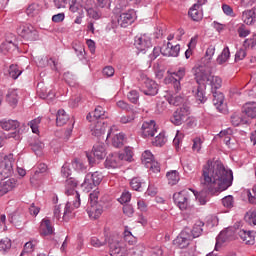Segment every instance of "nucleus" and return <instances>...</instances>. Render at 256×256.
I'll return each instance as SVG.
<instances>
[{"mask_svg":"<svg viewBox=\"0 0 256 256\" xmlns=\"http://www.w3.org/2000/svg\"><path fill=\"white\" fill-rule=\"evenodd\" d=\"M200 185L202 191L198 195L194 191L193 193L200 205H206L211 196L219 195L233 185V171L225 168L219 160H208L202 167Z\"/></svg>","mask_w":256,"mask_h":256,"instance_id":"1","label":"nucleus"},{"mask_svg":"<svg viewBox=\"0 0 256 256\" xmlns=\"http://www.w3.org/2000/svg\"><path fill=\"white\" fill-rule=\"evenodd\" d=\"M193 73L196 83L204 84L206 87L207 85H210L212 87V92L217 91V89H221V85L223 83L221 77L211 75L205 66L194 67Z\"/></svg>","mask_w":256,"mask_h":256,"instance_id":"2","label":"nucleus"},{"mask_svg":"<svg viewBox=\"0 0 256 256\" xmlns=\"http://www.w3.org/2000/svg\"><path fill=\"white\" fill-rule=\"evenodd\" d=\"M16 31L26 41H37L39 39V32L29 23L20 22Z\"/></svg>","mask_w":256,"mask_h":256,"instance_id":"3","label":"nucleus"},{"mask_svg":"<svg viewBox=\"0 0 256 256\" xmlns=\"http://www.w3.org/2000/svg\"><path fill=\"white\" fill-rule=\"evenodd\" d=\"M77 188V180L73 178H69L66 180L65 184V194L68 197H72L73 199H76V202H74V207H81V194H79L78 191L75 189Z\"/></svg>","mask_w":256,"mask_h":256,"instance_id":"4","label":"nucleus"},{"mask_svg":"<svg viewBox=\"0 0 256 256\" xmlns=\"http://www.w3.org/2000/svg\"><path fill=\"white\" fill-rule=\"evenodd\" d=\"M173 200L180 211H187L189 209V190L174 193Z\"/></svg>","mask_w":256,"mask_h":256,"instance_id":"5","label":"nucleus"},{"mask_svg":"<svg viewBox=\"0 0 256 256\" xmlns=\"http://www.w3.org/2000/svg\"><path fill=\"white\" fill-rule=\"evenodd\" d=\"M101 181H103V175H101L99 172L87 174L84 182L82 183V187L85 189V191L89 192L94 187H97Z\"/></svg>","mask_w":256,"mask_h":256,"instance_id":"6","label":"nucleus"},{"mask_svg":"<svg viewBox=\"0 0 256 256\" xmlns=\"http://www.w3.org/2000/svg\"><path fill=\"white\" fill-rule=\"evenodd\" d=\"M108 245L110 248L111 256H126L127 255V247L125 244L119 242V240L115 238H111L108 241Z\"/></svg>","mask_w":256,"mask_h":256,"instance_id":"7","label":"nucleus"},{"mask_svg":"<svg viewBox=\"0 0 256 256\" xmlns=\"http://www.w3.org/2000/svg\"><path fill=\"white\" fill-rule=\"evenodd\" d=\"M13 163H15L13 154L5 156L4 162L0 167V176L4 177V179L11 177L13 173Z\"/></svg>","mask_w":256,"mask_h":256,"instance_id":"8","label":"nucleus"},{"mask_svg":"<svg viewBox=\"0 0 256 256\" xmlns=\"http://www.w3.org/2000/svg\"><path fill=\"white\" fill-rule=\"evenodd\" d=\"M152 45L153 44L151 43V37L147 34H141L135 37L134 46L138 51H147V49H150Z\"/></svg>","mask_w":256,"mask_h":256,"instance_id":"9","label":"nucleus"},{"mask_svg":"<svg viewBox=\"0 0 256 256\" xmlns=\"http://www.w3.org/2000/svg\"><path fill=\"white\" fill-rule=\"evenodd\" d=\"M88 5H93L91 0H71L70 11L78 13V15H85Z\"/></svg>","mask_w":256,"mask_h":256,"instance_id":"10","label":"nucleus"},{"mask_svg":"<svg viewBox=\"0 0 256 256\" xmlns=\"http://www.w3.org/2000/svg\"><path fill=\"white\" fill-rule=\"evenodd\" d=\"M135 19H137V13L135 10L130 9L127 12L121 13L118 18V24L120 27H129L132 23H135Z\"/></svg>","mask_w":256,"mask_h":256,"instance_id":"11","label":"nucleus"},{"mask_svg":"<svg viewBox=\"0 0 256 256\" xmlns=\"http://www.w3.org/2000/svg\"><path fill=\"white\" fill-rule=\"evenodd\" d=\"M186 70L181 67L177 71L170 72V81L173 83L174 91L179 93L181 91V80L185 77Z\"/></svg>","mask_w":256,"mask_h":256,"instance_id":"12","label":"nucleus"},{"mask_svg":"<svg viewBox=\"0 0 256 256\" xmlns=\"http://www.w3.org/2000/svg\"><path fill=\"white\" fill-rule=\"evenodd\" d=\"M197 1L198 2L194 4L188 11V15L192 19V21L199 22L203 19V11L199 9L202 5H205V3H207V0H197Z\"/></svg>","mask_w":256,"mask_h":256,"instance_id":"13","label":"nucleus"},{"mask_svg":"<svg viewBox=\"0 0 256 256\" xmlns=\"http://www.w3.org/2000/svg\"><path fill=\"white\" fill-rule=\"evenodd\" d=\"M144 95L155 96L159 93V85L154 80L146 78L141 89Z\"/></svg>","mask_w":256,"mask_h":256,"instance_id":"14","label":"nucleus"},{"mask_svg":"<svg viewBox=\"0 0 256 256\" xmlns=\"http://www.w3.org/2000/svg\"><path fill=\"white\" fill-rule=\"evenodd\" d=\"M40 235L42 237H49L55 235V227L49 218H43L40 222Z\"/></svg>","mask_w":256,"mask_h":256,"instance_id":"15","label":"nucleus"},{"mask_svg":"<svg viewBox=\"0 0 256 256\" xmlns=\"http://www.w3.org/2000/svg\"><path fill=\"white\" fill-rule=\"evenodd\" d=\"M75 203H77V199L73 197L68 198V202L66 203V206L64 208V213H63V221H69V219H73L75 217Z\"/></svg>","mask_w":256,"mask_h":256,"instance_id":"16","label":"nucleus"},{"mask_svg":"<svg viewBox=\"0 0 256 256\" xmlns=\"http://www.w3.org/2000/svg\"><path fill=\"white\" fill-rule=\"evenodd\" d=\"M142 137L145 139L149 137H155V132L157 131V125L154 120H150L149 122H144L142 124Z\"/></svg>","mask_w":256,"mask_h":256,"instance_id":"17","label":"nucleus"},{"mask_svg":"<svg viewBox=\"0 0 256 256\" xmlns=\"http://www.w3.org/2000/svg\"><path fill=\"white\" fill-rule=\"evenodd\" d=\"M197 85V87L192 89V93L196 101H199V103H205V101H207V96L205 93L207 86L204 83H197Z\"/></svg>","mask_w":256,"mask_h":256,"instance_id":"18","label":"nucleus"},{"mask_svg":"<svg viewBox=\"0 0 256 256\" xmlns=\"http://www.w3.org/2000/svg\"><path fill=\"white\" fill-rule=\"evenodd\" d=\"M90 131L94 137H101L107 129V124L101 121L90 122Z\"/></svg>","mask_w":256,"mask_h":256,"instance_id":"19","label":"nucleus"},{"mask_svg":"<svg viewBox=\"0 0 256 256\" xmlns=\"http://www.w3.org/2000/svg\"><path fill=\"white\" fill-rule=\"evenodd\" d=\"M191 241V236L185 231H182L179 236L174 240V245L179 249H186L189 247V243Z\"/></svg>","mask_w":256,"mask_h":256,"instance_id":"20","label":"nucleus"},{"mask_svg":"<svg viewBox=\"0 0 256 256\" xmlns=\"http://www.w3.org/2000/svg\"><path fill=\"white\" fill-rule=\"evenodd\" d=\"M104 165L106 169H117V167H121V158L119 154L114 153L108 155Z\"/></svg>","mask_w":256,"mask_h":256,"instance_id":"21","label":"nucleus"},{"mask_svg":"<svg viewBox=\"0 0 256 256\" xmlns=\"http://www.w3.org/2000/svg\"><path fill=\"white\" fill-rule=\"evenodd\" d=\"M181 51V46L176 44L173 46L171 42H168L162 51V55L165 57H179V52Z\"/></svg>","mask_w":256,"mask_h":256,"instance_id":"22","label":"nucleus"},{"mask_svg":"<svg viewBox=\"0 0 256 256\" xmlns=\"http://www.w3.org/2000/svg\"><path fill=\"white\" fill-rule=\"evenodd\" d=\"M213 93V105L216 107V109L222 113V111L225 110V95L223 93L218 91H212Z\"/></svg>","mask_w":256,"mask_h":256,"instance_id":"23","label":"nucleus"},{"mask_svg":"<svg viewBox=\"0 0 256 256\" xmlns=\"http://www.w3.org/2000/svg\"><path fill=\"white\" fill-rule=\"evenodd\" d=\"M187 115V109L179 108L174 112L173 116L171 117V121L174 125H181L184 123L185 119H187Z\"/></svg>","mask_w":256,"mask_h":256,"instance_id":"24","label":"nucleus"},{"mask_svg":"<svg viewBox=\"0 0 256 256\" xmlns=\"http://www.w3.org/2000/svg\"><path fill=\"white\" fill-rule=\"evenodd\" d=\"M87 214L90 219H99L103 215V206L99 204H90L87 208Z\"/></svg>","mask_w":256,"mask_h":256,"instance_id":"25","label":"nucleus"},{"mask_svg":"<svg viewBox=\"0 0 256 256\" xmlns=\"http://www.w3.org/2000/svg\"><path fill=\"white\" fill-rule=\"evenodd\" d=\"M6 102L12 109H15L19 103V90L17 89H10L6 95Z\"/></svg>","mask_w":256,"mask_h":256,"instance_id":"26","label":"nucleus"},{"mask_svg":"<svg viewBox=\"0 0 256 256\" xmlns=\"http://www.w3.org/2000/svg\"><path fill=\"white\" fill-rule=\"evenodd\" d=\"M86 119L90 122L99 121V119H107L105 115V110L101 106H97L92 113H89Z\"/></svg>","mask_w":256,"mask_h":256,"instance_id":"27","label":"nucleus"},{"mask_svg":"<svg viewBox=\"0 0 256 256\" xmlns=\"http://www.w3.org/2000/svg\"><path fill=\"white\" fill-rule=\"evenodd\" d=\"M15 185H17L15 179H8L6 181L0 182V197L7 195L9 191H13V189H15Z\"/></svg>","mask_w":256,"mask_h":256,"instance_id":"28","label":"nucleus"},{"mask_svg":"<svg viewBox=\"0 0 256 256\" xmlns=\"http://www.w3.org/2000/svg\"><path fill=\"white\" fill-rule=\"evenodd\" d=\"M92 153L95 157V159H98V161H101V159H105L107 156V151L105 150V144L103 143H97L93 146Z\"/></svg>","mask_w":256,"mask_h":256,"instance_id":"29","label":"nucleus"},{"mask_svg":"<svg viewBox=\"0 0 256 256\" xmlns=\"http://www.w3.org/2000/svg\"><path fill=\"white\" fill-rule=\"evenodd\" d=\"M238 235L242 241L246 243V245H254L255 244V232L240 230Z\"/></svg>","mask_w":256,"mask_h":256,"instance_id":"30","label":"nucleus"},{"mask_svg":"<svg viewBox=\"0 0 256 256\" xmlns=\"http://www.w3.org/2000/svg\"><path fill=\"white\" fill-rule=\"evenodd\" d=\"M242 111L249 119H256V102L245 103Z\"/></svg>","mask_w":256,"mask_h":256,"instance_id":"31","label":"nucleus"},{"mask_svg":"<svg viewBox=\"0 0 256 256\" xmlns=\"http://www.w3.org/2000/svg\"><path fill=\"white\" fill-rule=\"evenodd\" d=\"M255 17L254 10H245L242 12V21L246 25H253L255 23Z\"/></svg>","mask_w":256,"mask_h":256,"instance_id":"32","label":"nucleus"},{"mask_svg":"<svg viewBox=\"0 0 256 256\" xmlns=\"http://www.w3.org/2000/svg\"><path fill=\"white\" fill-rule=\"evenodd\" d=\"M0 124L4 131H15L19 127V121L17 120H2Z\"/></svg>","mask_w":256,"mask_h":256,"instance_id":"33","label":"nucleus"},{"mask_svg":"<svg viewBox=\"0 0 256 256\" xmlns=\"http://www.w3.org/2000/svg\"><path fill=\"white\" fill-rule=\"evenodd\" d=\"M73 49L78 57V59H80V61H83V59H85V46L83 45V43L76 41L73 43Z\"/></svg>","mask_w":256,"mask_h":256,"instance_id":"34","label":"nucleus"},{"mask_svg":"<svg viewBox=\"0 0 256 256\" xmlns=\"http://www.w3.org/2000/svg\"><path fill=\"white\" fill-rule=\"evenodd\" d=\"M231 58V52L229 51V46H226L221 54L217 57L216 61L218 65H224V63H227L229 59Z\"/></svg>","mask_w":256,"mask_h":256,"instance_id":"35","label":"nucleus"},{"mask_svg":"<svg viewBox=\"0 0 256 256\" xmlns=\"http://www.w3.org/2000/svg\"><path fill=\"white\" fill-rule=\"evenodd\" d=\"M9 77L11 79H19V76L23 73V69L17 64H11L8 69Z\"/></svg>","mask_w":256,"mask_h":256,"instance_id":"36","label":"nucleus"},{"mask_svg":"<svg viewBox=\"0 0 256 256\" xmlns=\"http://www.w3.org/2000/svg\"><path fill=\"white\" fill-rule=\"evenodd\" d=\"M69 121V115H67V112L65 110H58L57 116H56V124L58 127H63Z\"/></svg>","mask_w":256,"mask_h":256,"instance_id":"37","label":"nucleus"},{"mask_svg":"<svg viewBox=\"0 0 256 256\" xmlns=\"http://www.w3.org/2000/svg\"><path fill=\"white\" fill-rule=\"evenodd\" d=\"M203 227H205V223L203 221L201 220L196 221L192 229V235L194 239L197 237H201L203 233Z\"/></svg>","mask_w":256,"mask_h":256,"instance_id":"38","label":"nucleus"},{"mask_svg":"<svg viewBox=\"0 0 256 256\" xmlns=\"http://www.w3.org/2000/svg\"><path fill=\"white\" fill-rule=\"evenodd\" d=\"M166 177L168 179V185H177L179 183V172L176 170H172L170 172H167Z\"/></svg>","mask_w":256,"mask_h":256,"instance_id":"39","label":"nucleus"},{"mask_svg":"<svg viewBox=\"0 0 256 256\" xmlns=\"http://www.w3.org/2000/svg\"><path fill=\"white\" fill-rule=\"evenodd\" d=\"M124 143H125V134L118 133L113 136L112 138L113 147H116V148L123 147Z\"/></svg>","mask_w":256,"mask_h":256,"instance_id":"40","label":"nucleus"},{"mask_svg":"<svg viewBox=\"0 0 256 256\" xmlns=\"http://www.w3.org/2000/svg\"><path fill=\"white\" fill-rule=\"evenodd\" d=\"M35 245H37V241H29L24 245V249L22 250L20 256H29V253H33L35 251Z\"/></svg>","mask_w":256,"mask_h":256,"instance_id":"41","label":"nucleus"},{"mask_svg":"<svg viewBox=\"0 0 256 256\" xmlns=\"http://www.w3.org/2000/svg\"><path fill=\"white\" fill-rule=\"evenodd\" d=\"M118 156L120 157L121 161L131 162L133 159V148L126 147L122 153L118 154Z\"/></svg>","mask_w":256,"mask_h":256,"instance_id":"42","label":"nucleus"},{"mask_svg":"<svg viewBox=\"0 0 256 256\" xmlns=\"http://www.w3.org/2000/svg\"><path fill=\"white\" fill-rule=\"evenodd\" d=\"M86 12L88 17H90V19H95V20L101 19V12H99L97 8L91 7V5H88L86 7Z\"/></svg>","mask_w":256,"mask_h":256,"instance_id":"43","label":"nucleus"},{"mask_svg":"<svg viewBox=\"0 0 256 256\" xmlns=\"http://www.w3.org/2000/svg\"><path fill=\"white\" fill-rule=\"evenodd\" d=\"M233 135V130H231V128H228L226 130H222L219 133V137L224 138L223 141L226 145H229V143H231V136Z\"/></svg>","mask_w":256,"mask_h":256,"instance_id":"44","label":"nucleus"},{"mask_svg":"<svg viewBox=\"0 0 256 256\" xmlns=\"http://www.w3.org/2000/svg\"><path fill=\"white\" fill-rule=\"evenodd\" d=\"M152 143L155 145V147H163V145L167 143V137H165V133H159V135L155 137V140Z\"/></svg>","mask_w":256,"mask_h":256,"instance_id":"45","label":"nucleus"},{"mask_svg":"<svg viewBox=\"0 0 256 256\" xmlns=\"http://www.w3.org/2000/svg\"><path fill=\"white\" fill-rule=\"evenodd\" d=\"M28 125L32 129V133L39 135V125H41V117L33 119L28 123Z\"/></svg>","mask_w":256,"mask_h":256,"instance_id":"46","label":"nucleus"},{"mask_svg":"<svg viewBox=\"0 0 256 256\" xmlns=\"http://www.w3.org/2000/svg\"><path fill=\"white\" fill-rule=\"evenodd\" d=\"M153 153H151V151L146 150L142 153V157H141V161L143 163V165H145V167L148 165V163H151L153 160Z\"/></svg>","mask_w":256,"mask_h":256,"instance_id":"47","label":"nucleus"},{"mask_svg":"<svg viewBox=\"0 0 256 256\" xmlns=\"http://www.w3.org/2000/svg\"><path fill=\"white\" fill-rule=\"evenodd\" d=\"M130 187H132L134 191H141V187H143V181H141V178L139 177L132 178L130 181Z\"/></svg>","mask_w":256,"mask_h":256,"instance_id":"48","label":"nucleus"},{"mask_svg":"<svg viewBox=\"0 0 256 256\" xmlns=\"http://www.w3.org/2000/svg\"><path fill=\"white\" fill-rule=\"evenodd\" d=\"M238 36L241 38L248 37V35H251V30L247 29V26L245 24H240L237 28Z\"/></svg>","mask_w":256,"mask_h":256,"instance_id":"49","label":"nucleus"},{"mask_svg":"<svg viewBox=\"0 0 256 256\" xmlns=\"http://www.w3.org/2000/svg\"><path fill=\"white\" fill-rule=\"evenodd\" d=\"M256 46V34L246 39L243 43L244 49H253Z\"/></svg>","mask_w":256,"mask_h":256,"instance_id":"50","label":"nucleus"},{"mask_svg":"<svg viewBox=\"0 0 256 256\" xmlns=\"http://www.w3.org/2000/svg\"><path fill=\"white\" fill-rule=\"evenodd\" d=\"M90 245H92V247H96V248L103 247V246L107 245V239L101 240L97 237H92L90 239Z\"/></svg>","mask_w":256,"mask_h":256,"instance_id":"51","label":"nucleus"},{"mask_svg":"<svg viewBox=\"0 0 256 256\" xmlns=\"http://www.w3.org/2000/svg\"><path fill=\"white\" fill-rule=\"evenodd\" d=\"M11 249V239L9 238H3L0 241V251H3V253L9 251Z\"/></svg>","mask_w":256,"mask_h":256,"instance_id":"52","label":"nucleus"},{"mask_svg":"<svg viewBox=\"0 0 256 256\" xmlns=\"http://www.w3.org/2000/svg\"><path fill=\"white\" fill-rule=\"evenodd\" d=\"M72 167L73 169H75V171H78L79 173L85 171V169H87V167H85V164H83V161L79 160V159H75L72 162Z\"/></svg>","mask_w":256,"mask_h":256,"instance_id":"53","label":"nucleus"},{"mask_svg":"<svg viewBox=\"0 0 256 256\" xmlns=\"http://www.w3.org/2000/svg\"><path fill=\"white\" fill-rule=\"evenodd\" d=\"M244 219L247 223H249V225H256V212L255 211L247 212Z\"/></svg>","mask_w":256,"mask_h":256,"instance_id":"54","label":"nucleus"},{"mask_svg":"<svg viewBox=\"0 0 256 256\" xmlns=\"http://www.w3.org/2000/svg\"><path fill=\"white\" fill-rule=\"evenodd\" d=\"M26 13L29 17H33L34 15H37L39 13V5L37 4H31L26 9Z\"/></svg>","mask_w":256,"mask_h":256,"instance_id":"55","label":"nucleus"},{"mask_svg":"<svg viewBox=\"0 0 256 256\" xmlns=\"http://www.w3.org/2000/svg\"><path fill=\"white\" fill-rule=\"evenodd\" d=\"M165 49V47L161 48L159 46L154 47L152 53L149 55V59L151 61H155V59H157V57H159L161 55V53H163V50Z\"/></svg>","mask_w":256,"mask_h":256,"instance_id":"56","label":"nucleus"},{"mask_svg":"<svg viewBox=\"0 0 256 256\" xmlns=\"http://www.w3.org/2000/svg\"><path fill=\"white\" fill-rule=\"evenodd\" d=\"M168 101H169L170 105L179 107V105H181L183 103V96H181V95L172 96L169 98Z\"/></svg>","mask_w":256,"mask_h":256,"instance_id":"57","label":"nucleus"},{"mask_svg":"<svg viewBox=\"0 0 256 256\" xmlns=\"http://www.w3.org/2000/svg\"><path fill=\"white\" fill-rule=\"evenodd\" d=\"M203 145V140H201V138L197 137L193 139V145H192V150L195 153H199V151H201V147Z\"/></svg>","mask_w":256,"mask_h":256,"instance_id":"58","label":"nucleus"},{"mask_svg":"<svg viewBox=\"0 0 256 256\" xmlns=\"http://www.w3.org/2000/svg\"><path fill=\"white\" fill-rule=\"evenodd\" d=\"M147 169H150L153 171V173H159L161 171V166L159 165V162L152 160L150 163L147 164Z\"/></svg>","mask_w":256,"mask_h":256,"instance_id":"59","label":"nucleus"},{"mask_svg":"<svg viewBox=\"0 0 256 256\" xmlns=\"http://www.w3.org/2000/svg\"><path fill=\"white\" fill-rule=\"evenodd\" d=\"M128 99L131 103L137 104L139 101V92L137 90H131L128 93Z\"/></svg>","mask_w":256,"mask_h":256,"instance_id":"60","label":"nucleus"},{"mask_svg":"<svg viewBox=\"0 0 256 256\" xmlns=\"http://www.w3.org/2000/svg\"><path fill=\"white\" fill-rule=\"evenodd\" d=\"M233 203H234V200H233V196H231V195L225 196L222 199V205L224 207H226L227 209H231V207H233Z\"/></svg>","mask_w":256,"mask_h":256,"instance_id":"61","label":"nucleus"},{"mask_svg":"<svg viewBox=\"0 0 256 256\" xmlns=\"http://www.w3.org/2000/svg\"><path fill=\"white\" fill-rule=\"evenodd\" d=\"M247 48H240L235 54V61H243L247 57Z\"/></svg>","mask_w":256,"mask_h":256,"instance_id":"62","label":"nucleus"},{"mask_svg":"<svg viewBox=\"0 0 256 256\" xmlns=\"http://www.w3.org/2000/svg\"><path fill=\"white\" fill-rule=\"evenodd\" d=\"M97 201H99V190H94L90 193L89 203L90 205H97Z\"/></svg>","mask_w":256,"mask_h":256,"instance_id":"63","label":"nucleus"},{"mask_svg":"<svg viewBox=\"0 0 256 256\" xmlns=\"http://www.w3.org/2000/svg\"><path fill=\"white\" fill-rule=\"evenodd\" d=\"M64 79L68 85L72 86L75 85L76 77L75 75L71 74L70 72L64 73Z\"/></svg>","mask_w":256,"mask_h":256,"instance_id":"64","label":"nucleus"}]
</instances>
